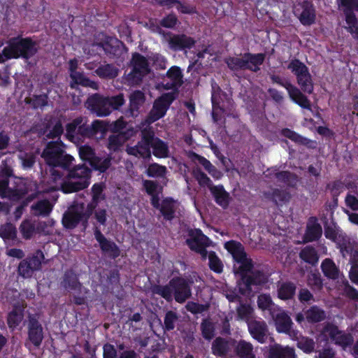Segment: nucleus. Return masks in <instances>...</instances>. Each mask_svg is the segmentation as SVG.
I'll return each instance as SVG.
<instances>
[{
  "instance_id": "473e14b6",
  "label": "nucleus",
  "mask_w": 358,
  "mask_h": 358,
  "mask_svg": "<svg viewBox=\"0 0 358 358\" xmlns=\"http://www.w3.org/2000/svg\"><path fill=\"white\" fill-rule=\"evenodd\" d=\"M151 148H152L153 155L157 158H166L169 157V149L168 144L161 138L155 136L154 131Z\"/></svg>"
},
{
  "instance_id": "f704fd0d",
  "label": "nucleus",
  "mask_w": 358,
  "mask_h": 358,
  "mask_svg": "<svg viewBox=\"0 0 358 358\" xmlns=\"http://www.w3.org/2000/svg\"><path fill=\"white\" fill-rule=\"evenodd\" d=\"M70 87L71 89H76L77 85L96 89V83L87 78L83 72L78 71L74 73L70 76Z\"/></svg>"
},
{
  "instance_id": "cd10ccee",
  "label": "nucleus",
  "mask_w": 358,
  "mask_h": 358,
  "mask_svg": "<svg viewBox=\"0 0 358 358\" xmlns=\"http://www.w3.org/2000/svg\"><path fill=\"white\" fill-rule=\"evenodd\" d=\"M224 248L232 255L237 263L248 258L243 245L238 241L231 240L225 243Z\"/></svg>"
},
{
  "instance_id": "c756f323",
  "label": "nucleus",
  "mask_w": 358,
  "mask_h": 358,
  "mask_svg": "<svg viewBox=\"0 0 358 358\" xmlns=\"http://www.w3.org/2000/svg\"><path fill=\"white\" fill-rule=\"evenodd\" d=\"M299 6L301 8V12L296 13V15H299L300 22L303 25H310L314 23L315 20V10L313 4L308 1H303Z\"/></svg>"
},
{
  "instance_id": "a18cd8bd",
  "label": "nucleus",
  "mask_w": 358,
  "mask_h": 358,
  "mask_svg": "<svg viewBox=\"0 0 358 358\" xmlns=\"http://www.w3.org/2000/svg\"><path fill=\"white\" fill-rule=\"evenodd\" d=\"M300 257L306 262L315 265L317 263L319 256L315 249L310 246L304 248L299 254Z\"/></svg>"
},
{
  "instance_id": "f257e3e1",
  "label": "nucleus",
  "mask_w": 358,
  "mask_h": 358,
  "mask_svg": "<svg viewBox=\"0 0 358 358\" xmlns=\"http://www.w3.org/2000/svg\"><path fill=\"white\" fill-rule=\"evenodd\" d=\"M193 282L192 280L176 276L171 278L167 285H152L150 290L153 294L160 296L168 303L175 299L178 303H184L192 296Z\"/></svg>"
},
{
  "instance_id": "3c124183",
  "label": "nucleus",
  "mask_w": 358,
  "mask_h": 358,
  "mask_svg": "<svg viewBox=\"0 0 358 358\" xmlns=\"http://www.w3.org/2000/svg\"><path fill=\"white\" fill-rule=\"evenodd\" d=\"M201 331L202 336L205 339H212L215 335V327L213 323L208 319H203L201 324Z\"/></svg>"
},
{
  "instance_id": "4be33fe9",
  "label": "nucleus",
  "mask_w": 358,
  "mask_h": 358,
  "mask_svg": "<svg viewBox=\"0 0 358 358\" xmlns=\"http://www.w3.org/2000/svg\"><path fill=\"white\" fill-rule=\"evenodd\" d=\"M145 101V96L141 90L134 91L129 96V105L125 112L127 117H136L140 114V109Z\"/></svg>"
},
{
  "instance_id": "9d476101",
  "label": "nucleus",
  "mask_w": 358,
  "mask_h": 358,
  "mask_svg": "<svg viewBox=\"0 0 358 358\" xmlns=\"http://www.w3.org/2000/svg\"><path fill=\"white\" fill-rule=\"evenodd\" d=\"M83 121V117L80 116L66 125L65 136L69 141L76 143L82 138L93 136L90 125L84 123Z\"/></svg>"
},
{
  "instance_id": "58836bf2",
  "label": "nucleus",
  "mask_w": 358,
  "mask_h": 358,
  "mask_svg": "<svg viewBox=\"0 0 358 358\" xmlns=\"http://www.w3.org/2000/svg\"><path fill=\"white\" fill-rule=\"evenodd\" d=\"M52 205L47 199L38 201L31 206V210L36 216H48L52 210Z\"/></svg>"
},
{
  "instance_id": "b1692460",
  "label": "nucleus",
  "mask_w": 358,
  "mask_h": 358,
  "mask_svg": "<svg viewBox=\"0 0 358 358\" xmlns=\"http://www.w3.org/2000/svg\"><path fill=\"white\" fill-rule=\"evenodd\" d=\"M227 96L226 92H223L219 85L214 80L211 81V103L213 106L212 117L214 122L217 121V115L215 110H220L224 111L221 103L223 102L224 98Z\"/></svg>"
},
{
  "instance_id": "4d7b16f0",
  "label": "nucleus",
  "mask_w": 358,
  "mask_h": 358,
  "mask_svg": "<svg viewBox=\"0 0 358 358\" xmlns=\"http://www.w3.org/2000/svg\"><path fill=\"white\" fill-rule=\"evenodd\" d=\"M166 76L171 81L181 85L182 84V73L180 68L177 66H171L166 72Z\"/></svg>"
},
{
  "instance_id": "aec40b11",
  "label": "nucleus",
  "mask_w": 358,
  "mask_h": 358,
  "mask_svg": "<svg viewBox=\"0 0 358 358\" xmlns=\"http://www.w3.org/2000/svg\"><path fill=\"white\" fill-rule=\"evenodd\" d=\"M269 315L275 322L278 332L291 335V318L284 310L278 307Z\"/></svg>"
},
{
  "instance_id": "5fc2aeb1",
  "label": "nucleus",
  "mask_w": 358,
  "mask_h": 358,
  "mask_svg": "<svg viewBox=\"0 0 358 358\" xmlns=\"http://www.w3.org/2000/svg\"><path fill=\"white\" fill-rule=\"evenodd\" d=\"M178 23V18L173 12L166 15L160 20V25L166 29H175Z\"/></svg>"
},
{
  "instance_id": "72a5a7b5",
  "label": "nucleus",
  "mask_w": 358,
  "mask_h": 358,
  "mask_svg": "<svg viewBox=\"0 0 358 358\" xmlns=\"http://www.w3.org/2000/svg\"><path fill=\"white\" fill-rule=\"evenodd\" d=\"M91 172V169L85 164H79L69 170L67 178L90 182Z\"/></svg>"
},
{
  "instance_id": "79ce46f5",
  "label": "nucleus",
  "mask_w": 358,
  "mask_h": 358,
  "mask_svg": "<svg viewBox=\"0 0 358 358\" xmlns=\"http://www.w3.org/2000/svg\"><path fill=\"white\" fill-rule=\"evenodd\" d=\"M306 318L309 322L316 323L327 318L326 312L317 306L310 307L306 312Z\"/></svg>"
},
{
  "instance_id": "ea45409f",
  "label": "nucleus",
  "mask_w": 358,
  "mask_h": 358,
  "mask_svg": "<svg viewBox=\"0 0 358 358\" xmlns=\"http://www.w3.org/2000/svg\"><path fill=\"white\" fill-rule=\"evenodd\" d=\"M0 237L5 243L15 241L17 238V229L15 226L10 222L1 224L0 226Z\"/></svg>"
},
{
  "instance_id": "e2e57ef3",
  "label": "nucleus",
  "mask_w": 358,
  "mask_h": 358,
  "mask_svg": "<svg viewBox=\"0 0 358 358\" xmlns=\"http://www.w3.org/2000/svg\"><path fill=\"white\" fill-rule=\"evenodd\" d=\"M253 308L250 304H245L240 302L237 308V314L242 320H248L252 317Z\"/></svg>"
},
{
  "instance_id": "09e8293b",
  "label": "nucleus",
  "mask_w": 358,
  "mask_h": 358,
  "mask_svg": "<svg viewBox=\"0 0 358 358\" xmlns=\"http://www.w3.org/2000/svg\"><path fill=\"white\" fill-rule=\"evenodd\" d=\"M178 320L177 313L168 310L164 316L163 329L164 331H171L175 329V324Z\"/></svg>"
},
{
  "instance_id": "0eeeda50",
  "label": "nucleus",
  "mask_w": 358,
  "mask_h": 358,
  "mask_svg": "<svg viewBox=\"0 0 358 358\" xmlns=\"http://www.w3.org/2000/svg\"><path fill=\"white\" fill-rule=\"evenodd\" d=\"M78 152L82 161L88 162L94 171L104 173L111 165V157L110 156L105 158L96 156L94 150L90 145L80 146Z\"/></svg>"
},
{
  "instance_id": "052dcab7",
  "label": "nucleus",
  "mask_w": 358,
  "mask_h": 358,
  "mask_svg": "<svg viewBox=\"0 0 358 358\" xmlns=\"http://www.w3.org/2000/svg\"><path fill=\"white\" fill-rule=\"evenodd\" d=\"M208 307L207 304H201L194 301H188L185 306L187 310L194 315L206 311Z\"/></svg>"
},
{
  "instance_id": "6e6d98bb",
  "label": "nucleus",
  "mask_w": 358,
  "mask_h": 358,
  "mask_svg": "<svg viewBox=\"0 0 358 358\" xmlns=\"http://www.w3.org/2000/svg\"><path fill=\"white\" fill-rule=\"evenodd\" d=\"M338 6L344 13L358 11V0H338Z\"/></svg>"
},
{
  "instance_id": "680f3d73",
  "label": "nucleus",
  "mask_w": 358,
  "mask_h": 358,
  "mask_svg": "<svg viewBox=\"0 0 358 358\" xmlns=\"http://www.w3.org/2000/svg\"><path fill=\"white\" fill-rule=\"evenodd\" d=\"M308 285L315 289H321L323 286L321 275L319 273H310L308 276Z\"/></svg>"
},
{
  "instance_id": "338daca9",
  "label": "nucleus",
  "mask_w": 358,
  "mask_h": 358,
  "mask_svg": "<svg viewBox=\"0 0 358 358\" xmlns=\"http://www.w3.org/2000/svg\"><path fill=\"white\" fill-rule=\"evenodd\" d=\"M238 264H240L238 273L241 275V278H242L243 275H249L248 273H250L251 271H253L252 268L254 266L251 259L246 258L245 261L240 262Z\"/></svg>"
},
{
  "instance_id": "6e6552de",
  "label": "nucleus",
  "mask_w": 358,
  "mask_h": 358,
  "mask_svg": "<svg viewBox=\"0 0 358 358\" xmlns=\"http://www.w3.org/2000/svg\"><path fill=\"white\" fill-rule=\"evenodd\" d=\"M141 140L134 146L127 148V152L129 155L143 159L151 157V145L153 141V130L151 128H145L141 132Z\"/></svg>"
},
{
  "instance_id": "e433bc0d",
  "label": "nucleus",
  "mask_w": 358,
  "mask_h": 358,
  "mask_svg": "<svg viewBox=\"0 0 358 358\" xmlns=\"http://www.w3.org/2000/svg\"><path fill=\"white\" fill-rule=\"evenodd\" d=\"M95 73L101 79H114L118 76L119 69L113 64H101Z\"/></svg>"
},
{
  "instance_id": "a211bd4d",
  "label": "nucleus",
  "mask_w": 358,
  "mask_h": 358,
  "mask_svg": "<svg viewBox=\"0 0 358 358\" xmlns=\"http://www.w3.org/2000/svg\"><path fill=\"white\" fill-rule=\"evenodd\" d=\"M185 243L192 251L200 247L209 246L210 244V238L200 229H189Z\"/></svg>"
},
{
  "instance_id": "f8f14e48",
  "label": "nucleus",
  "mask_w": 358,
  "mask_h": 358,
  "mask_svg": "<svg viewBox=\"0 0 358 358\" xmlns=\"http://www.w3.org/2000/svg\"><path fill=\"white\" fill-rule=\"evenodd\" d=\"M44 338V332L42 324L38 320L37 315L29 314L27 322V338L24 345L29 348V342L35 348H39Z\"/></svg>"
},
{
  "instance_id": "412c9836",
  "label": "nucleus",
  "mask_w": 358,
  "mask_h": 358,
  "mask_svg": "<svg viewBox=\"0 0 358 358\" xmlns=\"http://www.w3.org/2000/svg\"><path fill=\"white\" fill-rule=\"evenodd\" d=\"M169 48L173 51H180L191 49L196 43V41L191 36L185 34H173L168 40Z\"/></svg>"
},
{
  "instance_id": "c9c22d12",
  "label": "nucleus",
  "mask_w": 358,
  "mask_h": 358,
  "mask_svg": "<svg viewBox=\"0 0 358 358\" xmlns=\"http://www.w3.org/2000/svg\"><path fill=\"white\" fill-rule=\"evenodd\" d=\"M175 200L172 197L164 198L161 203L159 210L166 221H171L175 217L176 208Z\"/></svg>"
},
{
  "instance_id": "a19ab883",
  "label": "nucleus",
  "mask_w": 358,
  "mask_h": 358,
  "mask_svg": "<svg viewBox=\"0 0 358 358\" xmlns=\"http://www.w3.org/2000/svg\"><path fill=\"white\" fill-rule=\"evenodd\" d=\"M235 354L239 357H248L255 355L253 353V346L251 343L246 342L244 340H241L236 343L233 348Z\"/></svg>"
},
{
  "instance_id": "37998d69",
  "label": "nucleus",
  "mask_w": 358,
  "mask_h": 358,
  "mask_svg": "<svg viewBox=\"0 0 358 358\" xmlns=\"http://www.w3.org/2000/svg\"><path fill=\"white\" fill-rule=\"evenodd\" d=\"M257 306L263 311H268L270 315L278 306L275 305L269 294H262L257 298Z\"/></svg>"
},
{
  "instance_id": "8fccbe9b",
  "label": "nucleus",
  "mask_w": 358,
  "mask_h": 358,
  "mask_svg": "<svg viewBox=\"0 0 358 358\" xmlns=\"http://www.w3.org/2000/svg\"><path fill=\"white\" fill-rule=\"evenodd\" d=\"M108 105L110 110V114L113 110H119L121 106L125 103L124 94L120 93L115 96H106Z\"/></svg>"
},
{
  "instance_id": "69168bd1",
  "label": "nucleus",
  "mask_w": 358,
  "mask_h": 358,
  "mask_svg": "<svg viewBox=\"0 0 358 358\" xmlns=\"http://www.w3.org/2000/svg\"><path fill=\"white\" fill-rule=\"evenodd\" d=\"M297 346L304 352H310L314 350L315 342L313 340L305 337L297 338Z\"/></svg>"
},
{
  "instance_id": "39448f33",
  "label": "nucleus",
  "mask_w": 358,
  "mask_h": 358,
  "mask_svg": "<svg viewBox=\"0 0 358 358\" xmlns=\"http://www.w3.org/2000/svg\"><path fill=\"white\" fill-rule=\"evenodd\" d=\"M266 59L265 53L245 52L242 57H229L224 59L227 67L233 71L248 70L257 73Z\"/></svg>"
},
{
  "instance_id": "20e7f679",
  "label": "nucleus",
  "mask_w": 358,
  "mask_h": 358,
  "mask_svg": "<svg viewBox=\"0 0 358 358\" xmlns=\"http://www.w3.org/2000/svg\"><path fill=\"white\" fill-rule=\"evenodd\" d=\"M9 52V56L13 59L22 58L24 59H29L32 58L38 52V42L34 41L31 37H23L21 35L12 37L7 41Z\"/></svg>"
},
{
  "instance_id": "13d9d810",
  "label": "nucleus",
  "mask_w": 358,
  "mask_h": 358,
  "mask_svg": "<svg viewBox=\"0 0 358 358\" xmlns=\"http://www.w3.org/2000/svg\"><path fill=\"white\" fill-rule=\"evenodd\" d=\"M28 103L34 109L42 108L48 105V96L47 94L34 95Z\"/></svg>"
},
{
  "instance_id": "7ed1b4c3",
  "label": "nucleus",
  "mask_w": 358,
  "mask_h": 358,
  "mask_svg": "<svg viewBox=\"0 0 358 358\" xmlns=\"http://www.w3.org/2000/svg\"><path fill=\"white\" fill-rule=\"evenodd\" d=\"M96 208V204L89 203H76L73 204L62 217V224L65 229H73L80 222L84 229L88 226V220Z\"/></svg>"
},
{
  "instance_id": "dca6fc26",
  "label": "nucleus",
  "mask_w": 358,
  "mask_h": 358,
  "mask_svg": "<svg viewBox=\"0 0 358 358\" xmlns=\"http://www.w3.org/2000/svg\"><path fill=\"white\" fill-rule=\"evenodd\" d=\"M292 71L295 73L297 83L301 89L306 92H312L313 87L310 75L306 65L297 59L293 60Z\"/></svg>"
},
{
  "instance_id": "4468645a",
  "label": "nucleus",
  "mask_w": 358,
  "mask_h": 358,
  "mask_svg": "<svg viewBox=\"0 0 358 358\" xmlns=\"http://www.w3.org/2000/svg\"><path fill=\"white\" fill-rule=\"evenodd\" d=\"M324 336H329L336 345H341L343 349L351 345L353 343V338L350 334L345 333L338 328L335 324L326 323L321 331Z\"/></svg>"
},
{
  "instance_id": "c03bdc74",
  "label": "nucleus",
  "mask_w": 358,
  "mask_h": 358,
  "mask_svg": "<svg viewBox=\"0 0 358 358\" xmlns=\"http://www.w3.org/2000/svg\"><path fill=\"white\" fill-rule=\"evenodd\" d=\"M268 357L291 358V348L287 346L283 348L281 345L275 344L270 348Z\"/></svg>"
},
{
  "instance_id": "0e129e2a",
  "label": "nucleus",
  "mask_w": 358,
  "mask_h": 358,
  "mask_svg": "<svg viewBox=\"0 0 358 358\" xmlns=\"http://www.w3.org/2000/svg\"><path fill=\"white\" fill-rule=\"evenodd\" d=\"M194 178L201 187L206 186L210 189V187L213 186L210 178L200 169L194 172Z\"/></svg>"
},
{
  "instance_id": "864d4df0",
  "label": "nucleus",
  "mask_w": 358,
  "mask_h": 358,
  "mask_svg": "<svg viewBox=\"0 0 358 358\" xmlns=\"http://www.w3.org/2000/svg\"><path fill=\"white\" fill-rule=\"evenodd\" d=\"M20 231L24 239H30L35 232V225L30 220H25L20 224Z\"/></svg>"
},
{
  "instance_id": "a878e982",
  "label": "nucleus",
  "mask_w": 358,
  "mask_h": 358,
  "mask_svg": "<svg viewBox=\"0 0 358 358\" xmlns=\"http://www.w3.org/2000/svg\"><path fill=\"white\" fill-rule=\"evenodd\" d=\"M322 234L321 225L317 222L316 217H311L308 220L306 231L303 237V243L312 242L317 240Z\"/></svg>"
},
{
  "instance_id": "423d86ee",
  "label": "nucleus",
  "mask_w": 358,
  "mask_h": 358,
  "mask_svg": "<svg viewBox=\"0 0 358 358\" xmlns=\"http://www.w3.org/2000/svg\"><path fill=\"white\" fill-rule=\"evenodd\" d=\"M132 69L127 76V80L132 85L141 83L145 76L150 71L149 62L145 57L139 52H134L130 61Z\"/></svg>"
},
{
  "instance_id": "7c9ffc66",
  "label": "nucleus",
  "mask_w": 358,
  "mask_h": 358,
  "mask_svg": "<svg viewBox=\"0 0 358 358\" xmlns=\"http://www.w3.org/2000/svg\"><path fill=\"white\" fill-rule=\"evenodd\" d=\"M89 185L90 182H86L85 180L67 178V180L62 182L61 189L65 194H70L85 189Z\"/></svg>"
},
{
  "instance_id": "2f4dec72",
  "label": "nucleus",
  "mask_w": 358,
  "mask_h": 358,
  "mask_svg": "<svg viewBox=\"0 0 358 358\" xmlns=\"http://www.w3.org/2000/svg\"><path fill=\"white\" fill-rule=\"evenodd\" d=\"M89 185L90 182H86L85 180L67 178V180L62 182L61 189L65 194H70L85 189Z\"/></svg>"
},
{
  "instance_id": "393cba45",
  "label": "nucleus",
  "mask_w": 358,
  "mask_h": 358,
  "mask_svg": "<svg viewBox=\"0 0 358 358\" xmlns=\"http://www.w3.org/2000/svg\"><path fill=\"white\" fill-rule=\"evenodd\" d=\"M61 285L64 289L79 294H81L82 289H85L79 280L78 275L73 269H68L64 272ZM85 290L87 289H85ZM85 293H87V291H85Z\"/></svg>"
},
{
  "instance_id": "774afa93",
  "label": "nucleus",
  "mask_w": 358,
  "mask_h": 358,
  "mask_svg": "<svg viewBox=\"0 0 358 358\" xmlns=\"http://www.w3.org/2000/svg\"><path fill=\"white\" fill-rule=\"evenodd\" d=\"M278 295L283 300L291 299V282L282 283L278 289Z\"/></svg>"
},
{
  "instance_id": "6ab92c4d",
  "label": "nucleus",
  "mask_w": 358,
  "mask_h": 358,
  "mask_svg": "<svg viewBox=\"0 0 358 358\" xmlns=\"http://www.w3.org/2000/svg\"><path fill=\"white\" fill-rule=\"evenodd\" d=\"M26 307L27 303L24 301H17L13 305L11 311L7 315V324L9 329L14 330L20 324L24 318Z\"/></svg>"
},
{
  "instance_id": "9b49d317",
  "label": "nucleus",
  "mask_w": 358,
  "mask_h": 358,
  "mask_svg": "<svg viewBox=\"0 0 358 358\" xmlns=\"http://www.w3.org/2000/svg\"><path fill=\"white\" fill-rule=\"evenodd\" d=\"M268 275L264 272L255 270L249 275H244L238 282V289L243 295L250 294L253 286L263 285L268 282Z\"/></svg>"
},
{
  "instance_id": "4c0bfd02",
  "label": "nucleus",
  "mask_w": 358,
  "mask_h": 358,
  "mask_svg": "<svg viewBox=\"0 0 358 358\" xmlns=\"http://www.w3.org/2000/svg\"><path fill=\"white\" fill-rule=\"evenodd\" d=\"M323 274L329 279L337 280L340 275V270L332 259L327 258L321 264Z\"/></svg>"
},
{
  "instance_id": "1a4fd4ad",
  "label": "nucleus",
  "mask_w": 358,
  "mask_h": 358,
  "mask_svg": "<svg viewBox=\"0 0 358 358\" xmlns=\"http://www.w3.org/2000/svg\"><path fill=\"white\" fill-rule=\"evenodd\" d=\"M44 259L43 251L36 250L20 262L17 267L18 274L23 278H31L35 271L41 269V264Z\"/></svg>"
},
{
  "instance_id": "c85d7f7f",
  "label": "nucleus",
  "mask_w": 358,
  "mask_h": 358,
  "mask_svg": "<svg viewBox=\"0 0 358 358\" xmlns=\"http://www.w3.org/2000/svg\"><path fill=\"white\" fill-rule=\"evenodd\" d=\"M250 334L253 338L263 343L266 339L267 325L265 322L251 321L248 324Z\"/></svg>"
},
{
  "instance_id": "f3484780",
  "label": "nucleus",
  "mask_w": 358,
  "mask_h": 358,
  "mask_svg": "<svg viewBox=\"0 0 358 358\" xmlns=\"http://www.w3.org/2000/svg\"><path fill=\"white\" fill-rule=\"evenodd\" d=\"M87 108L98 117H106L110 115L106 96L94 94L86 101Z\"/></svg>"
},
{
  "instance_id": "2eb2a0df",
  "label": "nucleus",
  "mask_w": 358,
  "mask_h": 358,
  "mask_svg": "<svg viewBox=\"0 0 358 358\" xmlns=\"http://www.w3.org/2000/svg\"><path fill=\"white\" fill-rule=\"evenodd\" d=\"M94 238L99 243L101 252L112 259L120 255V249L113 241L106 238L98 227L94 228Z\"/></svg>"
},
{
  "instance_id": "603ef678",
  "label": "nucleus",
  "mask_w": 358,
  "mask_h": 358,
  "mask_svg": "<svg viewBox=\"0 0 358 358\" xmlns=\"http://www.w3.org/2000/svg\"><path fill=\"white\" fill-rule=\"evenodd\" d=\"M347 27L345 29L352 35H358V22L354 13H344Z\"/></svg>"
},
{
  "instance_id": "bb28decb",
  "label": "nucleus",
  "mask_w": 358,
  "mask_h": 358,
  "mask_svg": "<svg viewBox=\"0 0 358 358\" xmlns=\"http://www.w3.org/2000/svg\"><path fill=\"white\" fill-rule=\"evenodd\" d=\"M210 191L217 205L224 209L229 206L231 197L222 185L212 186L210 187Z\"/></svg>"
},
{
  "instance_id": "49530a36",
  "label": "nucleus",
  "mask_w": 358,
  "mask_h": 358,
  "mask_svg": "<svg viewBox=\"0 0 358 358\" xmlns=\"http://www.w3.org/2000/svg\"><path fill=\"white\" fill-rule=\"evenodd\" d=\"M166 173V167L157 163L150 164L146 169V174L150 178H165Z\"/></svg>"
},
{
  "instance_id": "de8ad7c7",
  "label": "nucleus",
  "mask_w": 358,
  "mask_h": 358,
  "mask_svg": "<svg viewBox=\"0 0 358 358\" xmlns=\"http://www.w3.org/2000/svg\"><path fill=\"white\" fill-rule=\"evenodd\" d=\"M208 262V266L210 270L216 273H221L223 271V264L215 252H209Z\"/></svg>"
},
{
  "instance_id": "f03ea898",
  "label": "nucleus",
  "mask_w": 358,
  "mask_h": 358,
  "mask_svg": "<svg viewBox=\"0 0 358 358\" xmlns=\"http://www.w3.org/2000/svg\"><path fill=\"white\" fill-rule=\"evenodd\" d=\"M62 145L61 141H50L41 153V157L50 168V173L54 180H59L63 176V173L56 168L69 170L74 161L71 155L65 152Z\"/></svg>"
},
{
  "instance_id": "ddd939ff",
  "label": "nucleus",
  "mask_w": 358,
  "mask_h": 358,
  "mask_svg": "<svg viewBox=\"0 0 358 358\" xmlns=\"http://www.w3.org/2000/svg\"><path fill=\"white\" fill-rule=\"evenodd\" d=\"M175 99L176 96L173 92L164 93L158 97L155 101L152 108L149 113L150 122H154L162 118Z\"/></svg>"
},
{
  "instance_id": "5701e85b",
  "label": "nucleus",
  "mask_w": 358,
  "mask_h": 358,
  "mask_svg": "<svg viewBox=\"0 0 358 358\" xmlns=\"http://www.w3.org/2000/svg\"><path fill=\"white\" fill-rule=\"evenodd\" d=\"M236 344L234 339H226L218 336L212 343V353L217 357H225L231 351Z\"/></svg>"
},
{
  "instance_id": "bf43d9fd",
  "label": "nucleus",
  "mask_w": 358,
  "mask_h": 358,
  "mask_svg": "<svg viewBox=\"0 0 358 358\" xmlns=\"http://www.w3.org/2000/svg\"><path fill=\"white\" fill-rule=\"evenodd\" d=\"M292 100L304 108L310 109V101L297 88L292 87Z\"/></svg>"
}]
</instances>
